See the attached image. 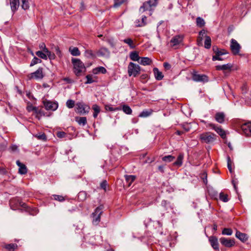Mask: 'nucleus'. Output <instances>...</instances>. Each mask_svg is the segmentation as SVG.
Listing matches in <instances>:
<instances>
[{
  "instance_id": "nucleus-1",
  "label": "nucleus",
  "mask_w": 251,
  "mask_h": 251,
  "mask_svg": "<svg viewBox=\"0 0 251 251\" xmlns=\"http://www.w3.org/2000/svg\"><path fill=\"white\" fill-rule=\"evenodd\" d=\"M72 61L74 65L75 73L77 76L80 75L82 72L85 71V68L84 64L78 59L73 58Z\"/></svg>"
},
{
  "instance_id": "nucleus-2",
  "label": "nucleus",
  "mask_w": 251,
  "mask_h": 251,
  "mask_svg": "<svg viewBox=\"0 0 251 251\" xmlns=\"http://www.w3.org/2000/svg\"><path fill=\"white\" fill-rule=\"evenodd\" d=\"M157 4V0H149L143 3L139 8V12L142 13L146 11H152Z\"/></svg>"
},
{
  "instance_id": "nucleus-3",
  "label": "nucleus",
  "mask_w": 251,
  "mask_h": 251,
  "mask_svg": "<svg viewBox=\"0 0 251 251\" xmlns=\"http://www.w3.org/2000/svg\"><path fill=\"white\" fill-rule=\"evenodd\" d=\"M216 135L211 132H205L200 135V139L203 143L210 144L216 139Z\"/></svg>"
},
{
  "instance_id": "nucleus-4",
  "label": "nucleus",
  "mask_w": 251,
  "mask_h": 251,
  "mask_svg": "<svg viewBox=\"0 0 251 251\" xmlns=\"http://www.w3.org/2000/svg\"><path fill=\"white\" fill-rule=\"evenodd\" d=\"M10 205L11 207L14 210L16 208L21 207L26 211H29V208L27 206L26 204L18 199L11 200L10 201Z\"/></svg>"
},
{
  "instance_id": "nucleus-5",
  "label": "nucleus",
  "mask_w": 251,
  "mask_h": 251,
  "mask_svg": "<svg viewBox=\"0 0 251 251\" xmlns=\"http://www.w3.org/2000/svg\"><path fill=\"white\" fill-rule=\"evenodd\" d=\"M140 67L134 63L130 62L128 66V73L129 76H136L139 74Z\"/></svg>"
},
{
  "instance_id": "nucleus-6",
  "label": "nucleus",
  "mask_w": 251,
  "mask_h": 251,
  "mask_svg": "<svg viewBox=\"0 0 251 251\" xmlns=\"http://www.w3.org/2000/svg\"><path fill=\"white\" fill-rule=\"evenodd\" d=\"M90 108L87 105L82 102H78L76 104L75 112L80 114H85L88 113Z\"/></svg>"
},
{
  "instance_id": "nucleus-7",
  "label": "nucleus",
  "mask_w": 251,
  "mask_h": 251,
  "mask_svg": "<svg viewBox=\"0 0 251 251\" xmlns=\"http://www.w3.org/2000/svg\"><path fill=\"white\" fill-rule=\"evenodd\" d=\"M102 213V208L99 206L97 207L95 211L92 214L93 223L94 225H98L100 220V215Z\"/></svg>"
},
{
  "instance_id": "nucleus-8",
  "label": "nucleus",
  "mask_w": 251,
  "mask_h": 251,
  "mask_svg": "<svg viewBox=\"0 0 251 251\" xmlns=\"http://www.w3.org/2000/svg\"><path fill=\"white\" fill-rule=\"evenodd\" d=\"M192 79L196 82L205 83L208 81L207 75L203 74H198L197 72H194L192 74Z\"/></svg>"
},
{
  "instance_id": "nucleus-9",
  "label": "nucleus",
  "mask_w": 251,
  "mask_h": 251,
  "mask_svg": "<svg viewBox=\"0 0 251 251\" xmlns=\"http://www.w3.org/2000/svg\"><path fill=\"white\" fill-rule=\"evenodd\" d=\"M44 105L47 110H56L58 106V103L50 100H45L43 101Z\"/></svg>"
},
{
  "instance_id": "nucleus-10",
  "label": "nucleus",
  "mask_w": 251,
  "mask_h": 251,
  "mask_svg": "<svg viewBox=\"0 0 251 251\" xmlns=\"http://www.w3.org/2000/svg\"><path fill=\"white\" fill-rule=\"evenodd\" d=\"M208 126L214 129L222 138H226V134L224 129L221 126H217L213 124H209Z\"/></svg>"
},
{
  "instance_id": "nucleus-11",
  "label": "nucleus",
  "mask_w": 251,
  "mask_h": 251,
  "mask_svg": "<svg viewBox=\"0 0 251 251\" xmlns=\"http://www.w3.org/2000/svg\"><path fill=\"white\" fill-rule=\"evenodd\" d=\"M241 47L238 42L234 39L231 40L230 49L233 54L239 53Z\"/></svg>"
},
{
  "instance_id": "nucleus-12",
  "label": "nucleus",
  "mask_w": 251,
  "mask_h": 251,
  "mask_svg": "<svg viewBox=\"0 0 251 251\" xmlns=\"http://www.w3.org/2000/svg\"><path fill=\"white\" fill-rule=\"evenodd\" d=\"M220 241L222 245L227 248L232 247L235 245V241L234 239L221 237L220 239Z\"/></svg>"
},
{
  "instance_id": "nucleus-13",
  "label": "nucleus",
  "mask_w": 251,
  "mask_h": 251,
  "mask_svg": "<svg viewBox=\"0 0 251 251\" xmlns=\"http://www.w3.org/2000/svg\"><path fill=\"white\" fill-rule=\"evenodd\" d=\"M243 133L247 136H251V122L243 124L241 126Z\"/></svg>"
},
{
  "instance_id": "nucleus-14",
  "label": "nucleus",
  "mask_w": 251,
  "mask_h": 251,
  "mask_svg": "<svg viewBox=\"0 0 251 251\" xmlns=\"http://www.w3.org/2000/svg\"><path fill=\"white\" fill-rule=\"evenodd\" d=\"M43 68H39L35 72L30 74V78H35L36 79H41L43 77Z\"/></svg>"
},
{
  "instance_id": "nucleus-15",
  "label": "nucleus",
  "mask_w": 251,
  "mask_h": 251,
  "mask_svg": "<svg viewBox=\"0 0 251 251\" xmlns=\"http://www.w3.org/2000/svg\"><path fill=\"white\" fill-rule=\"evenodd\" d=\"M97 55L99 56H102L108 57L110 55V51L106 48H101L97 52Z\"/></svg>"
},
{
  "instance_id": "nucleus-16",
  "label": "nucleus",
  "mask_w": 251,
  "mask_h": 251,
  "mask_svg": "<svg viewBox=\"0 0 251 251\" xmlns=\"http://www.w3.org/2000/svg\"><path fill=\"white\" fill-rule=\"evenodd\" d=\"M209 241L212 248L216 250H219V243L218 239L215 236H210L209 238Z\"/></svg>"
},
{
  "instance_id": "nucleus-17",
  "label": "nucleus",
  "mask_w": 251,
  "mask_h": 251,
  "mask_svg": "<svg viewBox=\"0 0 251 251\" xmlns=\"http://www.w3.org/2000/svg\"><path fill=\"white\" fill-rule=\"evenodd\" d=\"M225 119V114L224 112H217L215 115V120L220 124H223L224 123Z\"/></svg>"
},
{
  "instance_id": "nucleus-18",
  "label": "nucleus",
  "mask_w": 251,
  "mask_h": 251,
  "mask_svg": "<svg viewBox=\"0 0 251 251\" xmlns=\"http://www.w3.org/2000/svg\"><path fill=\"white\" fill-rule=\"evenodd\" d=\"M16 164L19 166V173L25 175L27 173V168L25 165L22 163L19 160L16 161Z\"/></svg>"
},
{
  "instance_id": "nucleus-19",
  "label": "nucleus",
  "mask_w": 251,
  "mask_h": 251,
  "mask_svg": "<svg viewBox=\"0 0 251 251\" xmlns=\"http://www.w3.org/2000/svg\"><path fill=\"white\" fill-rule=\"evenodd\" d=\"M182 37L179 35L176 36L171 40V43L172 46H175L179 45L182 41Z\"/></svg>"
},
{
  "instance_id": "nucleus-20",
  "label": "nucleus",
  "mask_w": 251,
  "mask_h": 251,
  "mask_svg": "<svg viewBox=\"0 0 251 251\" xmlns=\"http://www.w3.org/2000/svg\"><path fill=\"white\" fill-rule=\"evenodd\" d=\"M10 4L12 11L15 12L19 7V0H10Z\"/></svg>"
},
{
  "instance_id": "nucleus-21",
  "label": "nucleus",
  "mask_w": 251,
  "mask_h": 251,
  "mask_svg": "<svg viewBox=\"0 0 251 251\" xmlns=\"http://www.w3.org/2000/svg\"><path fill=\"white\" fill-rule=\"evenodd\" d=\"M205 33L206 31L204 29H202L199 32V37L197 39V44L198 46H201L202 45V40L204 37H205Z\"/></svg>"
},
{
  "instance_id": "nucleus-22",
  "label": "nucleus",
  "mask_w": 251,
  "mask_h": 251,
  "mask_svg": "<svg viewBox=\"0 0 251 251\" xmlns=\"http://www.w3.org/2000/svg\"><path fill=\"white\" fill-rule=\"evenodd\" d=\"M232 67V65L230 63H228L222 65H217L216 66V69L217 70L230 71Z\"/></svg>"
},
{
  "instance_id": "nucleus-23",
  "label": "nucleus",
  "mask_w": 251,
  "mask_h": 251,
  "mask_svg": "<svg viewBox=\"0 0 251 251\" xmlns=\"http://www.w3.org/2000/svg\"><path fill=\"white\" fill-rule=\"evenodd\" d=\"M153 72L156 79L160 80L163 79L164 75H163L162 72L159 71L158 68H153Z\"/></svg>"
},
{
  "instance_id": "nucleus-24",
  "label": "nucleus",
  "mask_w": 251,
  "mask_h": 251,
  "mask_svg": "<svg viewBox=\"0 0 251 251\" xmlns=\"http://www.w3.org/2000/svg\"><path fill=\"white\" fill-rule=\"evenodd\" d=\"M184 158V154L183 153H180L177 158L176 160L174 162L173 165L174 166L180 167L182 165L183 163V159Z\"/></svg>"
},
{
  "instance_id": "nucleus-25",
  "label": "nucleus",
  "mask_w": 251,
  "mask_h": 251,
  "mask_svg": "<svg viewBox=\"0 0 251 251\" xmlns=\"http://www.w3.org/2000/svg\"><path fill=\"white\" fill-rule=\"evenodd\" d=\"M235 236L236 238L243 242L246 241L248 240L247 234L239 231H236Z\"/></svg>"
},
{
  "instance_id": "nucleus-26",
  "label": "nucleus",
  "mask_w": 251,
  "mask_h": 251,
  "mask_svg": "<svg viewBox=\"0 0 251 251\" xmlns=\"http://www.w3.org/2000/svg\"><path fill=\"white\" fill-rule=\"evenodd\" d=\"M125 177L128 187L131 185L136 178V176L133 175H126Z\"/></svg>"
},
{
  "instance_id": "nucleus-27",
  "label": "nucleus",
  "mask_w": 251,
  "mask_h": 251,
  "mask_svg": "<svg viewBox=\"0 0 251 251\" xmlns=\"http://www.w3.org/2000/svg\"><path fill=\"white\" fill-rule=\"evenodd\" d=\"M152 62L151 59L147 57H141L139 63L140 64L146 66L149 65Z\"/></svg>"
},
{
  "instance_id": "nucleus-28",
  "label": "nucleus",
  "mask_w": 251,
  "mask_h": 251,
  "mask_svg": "<svg viewBox=\"0 0 251 251\" xmlns=\"http://www.w3.org/2000/svg\"><path fill=\"white\" fill-rule=\"evenodd\" d=\"M130 58L134 61H137L140 59V57L138 52L136 51H132L129 54Z\"/></svg>"
},
{
  "instance_id": "nucleus-29",
  "label": "nucleus",
  "mask_w": 251,
  "mask_h": 251,
  "mask_svg": "<svg viewBox=\"0 0 251 251\" xmlns=\"http://www.w3.org/2000/svg\"><path fill=\"white\" fill-rule=\"evenodd\" d=\"M152 113L151 109L145 110L141 112L139 115V117L142 118H146L150 116Z\"/></svg>"
},
{
  "instance_id": "nucleus-30",
  "label": "nucleus",
  "mask_w": 251,
  "mask_h": 251,
  "mask_svg": "<svg viewBox=\"0 0 251 251\" xmlns=\"http://www.w3.org/2000/svg\"><path fill=\"white\" fill-rule=\"evenodd\" d=\"M92 109L94 110V112L93 113V117L95 118H96L100 112V109L99 105L97 104H94L92 105Z\"/></svg>"
},
{
  "instance_id": "nucleus-31",
  "label": "nucleus",
  "mask_w": 251,
  "mask_h": 251,
  "mask_svg": "<svg viewBox=\"0 0 251 251\" xmlns=\"http://www.w3.org/2000/svg\"><path fill=\"white\" fill-rule=\"evenodd\" d=\"M75 120L79 125L84 126L87 123V119L85 117H76Z\"/></svg>"
},
{
  "instance_id": "nucleus-32",
  "label": "nucleus",
  "mask_w": 251,
  "mask_h": 251,
  "mask_svg": "<svg viewBox=\"0 0 251 251\" xmlns=\"http://www.w3.org/2000/svg\"><path fill=\"white\" fill-rule=\"evenodd\" d=\"M69 51L73 56H79L80 54L78 49L76 47H70L69 48Z\"/></svg>"
},
{
  "instance_id": "nucleus-33",
  "label": "nucleus",
  "mask_w": 251,
  "mask_h": 251,
  "mask_svg": "<svg viewBox=\"0 0 251 251\" xmlns=\"http://www.w3.org/2000/svg\"><path fill=\"white\" fill-rule=\"evenodd\" d=\"M123 42L127 44L131 49H134L135 48V46L133 43V41L131 38H126L123 40Z\"/></svg>"
},
{
  "instance_id": "nucleus-34",
  "label": "nucleus",
  "mask_w": 251,
  "mask_h": 251,
  "mask_svg": "<svg viewBox=\"0 0 251 251\" xmlns=\"http://www.w3.org/2000/svg\"><path fill=\"white\" fill-rule=\"evenodd\" d=\"M114 4L113 7L117 8L120 7L122 4L126 3L127 0H113Z\"/></svg>"
},
{
  "instance_id": "nucleus-35",
  "label": "nucleus",
  "mask_w": 251,
  "mask_h": 251,
  "mask_svg": "<svg viewBox=\"0 0 251 251\" xmlns=\"http://www.w3.org/2000/svg\"><path fill=\"white\" fill-rule=\"evenodd\" d=\"M78 199L80 201H83L86 199L87 193L85 191H80L78 194Z\"/></svg>"
},
{
  "instance_id": "nucleus-36",
  "label": "nucleus",
  "mask_w": 251,
  "mask_h": 251,
  "mask_svg": "<svg viewBox=\"0 0 251 251\" xmlns=\"http://www.w3.org/2000/svg\"><path fill=\"white\" fill-rule=\"evenodd\" d=\"M211 38L208 36H205V39L204 41V47L206 49H210L211 47Z\"/></svg>"
},
{
  "instance_id": "nucleus-37",
  "label": "nucleus",
  "mask_w": 251,
  "mask_h": 251,
  "mask_svg": "<svg viewBox=\"0 0 251 251\" xmlns=\"http://www.w3.org/2000/svg\"><path fill=\"white\" fill-rule=\"evenodd\" d=\"M197 25L199 27H202L205 25V22L204 20L200 17L196 19Z\"/></svg>"
},
{
  "instance_id": "nucleus-38",
  "label": "nucleus",
  "mask_w": 251,
  "mask_h": 251,
  "mask_svg": "<svg viewBox=\"0 0 251 251\" xmlns=\"http://www.w3.org/2000/svg\"><path fill=\"white\" fill-rule=\"evenodd\" d=\"M228 197V196L227 194H224L223 192L220 193L219 195L220 200L224 202H226L228 201L229 199Z\"/></svg>"
},
{
  "instance_id": "nucleus-39",
  "label": "nucleus",
  "mask_w": 251,
  "mask_h": 251,
  "mask_svg": "<svg viewBox=\"0 0 251 251\" xmlns=\"http://www.w3.org/2000/svg\"><path fill=\"white\" fill-rule=\"evenodd\" d=\"M175 159V157L171 155L165 156L162 158V160L166 162H171Z\"/></svg>"
},
{
  "instance_id": "nucleus-40",
  "label": "nucleus",
  "mask_w": 251,
  "mask_h": 251,
  "mask_svg": "<svg viewBox=\"0 0 251 251\" xmlns=\"http://www.w3.org/2000/svg\"><path fill=\"white\" fill-rule=\"evenodd\" d=\"M18 247L16 244H10L5 245V248L9 251H14Z\"/></svg>"
},
{
  "instance_id": "nucleus-41",
  "label": "nucleus",
  "mask_w": 251,
  "mask_h": 251,
  "mask_svg": "<svg viewBox=\"0 0 251 251\" xmlns=\"http://www.w3.org/2000/svg\"><path fill=\"white\" fill-rule=\"evenodd\" d=\"M26 109L28 112L34 111L35 113H40V111L38 110V108L32 105H28Z\"/></svg>"
},
{
  "instance_id": "nucleus-42",
  "label": "nucleus",
  "mask_w": 251,
  "mask_h": 251,
  "mask_svg": "<svg viewBox=\"0 0 251 251\" xmlns=\"http://www.w3.org/2000/svg\"><path fill=\"white\" fill-rule=\"evenodd\" d=\"M122 109L126 114L128 115L131 114L132 112L131 108L127 105H124Z\"/></svg>"
},
{
  "instance_id": "nucleus-43",
  "label": "nucleus",
  "mask_w": 251,
  "mask_h": 251,
  "mask_svg": "<svg viewBox=\"0 0 251 251\" xmlns=\"http://www.w3.org/2000/svg\"><path fill=\"white\" fill-rule=\"evenodd\" d=\"M94 73L97 74L98 73H101L102 74H105L106 73V70L103 67H99L94 70Z\"/></svg>"
},
{
  "instance_id": "nucleus-44",
  "label": "nucleus",
  "mask_w": 251,
  "mask_h": 251,
  "mask_svg": "<svg viewBox=\"0 0 251 251\" xmlns=\"http://www.w3.org/2000/svg\"><path fill=\"white\" fill-rule=\"evenodd\" d=\"M36 54L39 57L47 60V55L43 52L42 51H37L36 52Z\"/></svg>"
},
{
  "instance_id": "nucleus-45",
  "label": "nucleus",
  "mask_w": 251,
  "mask_h": 251,
  "mask_svg": "<svg viewBox=\"0 0 251 251\" xmlns=\"http://www.w3.org/2000/svg\"><path fill=\"white\" fill-rule=\"evenodd\" d=\"M22 7L24 10H27L29 8V5L27 0H22Z\"/></svg>"
},
{
  "instance_id": "nucleus-46",
  "label": "nucleus",
  "mask_w": 251,
  "mask_h": 251,
  "mask_svg": "<svg viewBox=\"0 0 251 251\" xmlns=\"http://www.w3.org/2000/svg\"><path fill=\"white\" fill-rule=\"evenodd\" d=\"M66 106L69 108H72L75 106V101L72 100H68L66 102Z\"/></svg>"
},
{
  "instance_id": "nucleus-47",
  "label": "nucleus",
  "mask_w": 251,
  "mask_h": 251,
  "mask_svg": "<svg viewBox=\"0 0 251 251\" xmlns=\"http://www.w3.org/2000/svg\"><path fill=\"white\" fill-rule=\"evenodd\" d=\"M222 234L226 235H231L232 234V230L230 228H225L222 231Z\"/></svg>"
},
{
  "instance_id": "nucleus-48",
  "label": "nucleus",
  "mask_w": 251,
  "mask_h": 251,
  "mask_svg": "<svg viewBox=\"0 0 251 251\" xmlns=\"http://www.w3.org/2000/svg\"><path fill=\"white\" fill-rule=\"evenodd\" d=\"M37 139L43 141L47 140V137L45 133H41L39 134H36L35 136Z\"/></svg>"
},
{
  "instance_id": "nucleus-49",
  "label": "nucleus",
  "mask_w": 251,
  "mask_h": 251,
  "mask_svg": "<svg viewBox=\"0 0 251 251\" xmlns=\"http://www.w3.org/2000/svg\"><path fill=\"white\" fill-rule=\"evenodd\" d=\"M146 20L147 17L145 16H144L142 18V21L140 24H138L137 25V27H142L146 25Z\"/></svg>"
},
{
  "instance_id": "nucleus-50",
  "label": "nucleus",
  "mask_w": 251,
  "mask_h": 251,
  "mask_svg": "<svg viewBox=\"0 0 251 251\" xmlns=\"http://www.w3.org/2000/svg\"><path fill=\"white\" fill-rule=\"evenodd\" d=\"M41 60L38 58L36 57H34L33 59L32 60L31 63H30V66H32L36 64L39 63L41 62Z\"/></svg>"
},
{
  "instance_id": "nucleus-51",
  "label": "nucleus",
  "mask_w": 251,
  "mask_h": 251,
  "mask_svg": "<svg viewBox=\"0 0 251 251\" xmlns=\"http://www.w3.org/2000/svg\"><path fill=\"white\" fill-rule=\"evenodd\" d=\"M105 108L106 110H108L110 111H115L121 109L120 108L118 107L113 108L110 105H105Z\"/></svg>"
},
{
  "instance_id": "nucleus-52",
  "label": "nucleus",
  "mask_w": 251,
  "mask_h": 251,
  "mask_svg": "<svg viewBox=\"0 0 251 251\" xmlns=\"http://www.w3.org/2000/svg\"><path fill=\"white\" fill-rule=\"evenodd\" d=\"M54 199L56 201H63L65 200L64 197L62 196L54 195H53Z\"/></svg>"
},
{
  "instance_id": "nucleus-53",
  "label": "nucleus",
  "mask_w": 251,
  "mask_h": 251,
  "mask_svg": "<svg viewBox=\"0 0 251 251\" xmlns=\"http://www.w3.org/2000/svg\"><path fill=\"white\" fill-rule=\"evenodd\" d=\"M227 167L230 172H232V167H231V161L230 160V157L227 156Z\"/></svg>"
},
{
  "instance_id": "nucleus-54",
  "label": "nucleus",
  "mask_w": 251,
  "mask_h": 251,
  "mask_svg": "<svg viewBox=\"0 0 251 251\" xmlns=\"http://www.w3.org/2000/svg\"><path fill=\"white\" fill-rule=\"evenodd\" d=\"M107 185V183L106 180H104L100 183V186L101 189H102L105 191L106 189Z\"/></svg>"
},
{
  "instance_id": "nucleus-55",
  "label": "nucleus",
  "mask_w": 251,
  "mask_h": 251,
  "mask_svg": "<svg viewBox=\"0 0 251 251\" xmlns=\"http://www.w3.org/2000/svg\"><path fill=\"white\" fill-rule=\"evenodd\" d=\"M66 133L63 131H58L56 133V136L59 138H62L65 137Z\"/></svg>"
},
{
  "instance_id": "nucleus-56",
  "label": "nucleus",
  "mask_w": 251,
  "mask_h": 251,
  "mask_svg": "<svg viewBox=\"0 0 251 251\" xmlns=\"http://www.w3.org/2000/svg\"><path fill=\"white\" fill-rule=\"evenodd\" d=\"M86 77L87 79V81L86 82V83L90 84L92 83L94 81V80L93 79L92 76L91 75H87Z\"/></svg>"
},
{
  "instance_id": "nucleus-57",
  "label": "nucleus",
  "mask_w": 251,
  "mask_h": 251,
  "mask_svg": "<svg viewBox=\"0 0 251 251\" xmlns=\"http://www.w3.org/2000/svg\"><path fill=\"white\" fill-rule=\"evenodd\" d=\"M224 59L221 57V56L218 55H215L212 56V60L213 61H216V60H223Z\"/></svg>"
},
{
  "instance_id": "nucleus-58",
  "label": "nucleus",
  "mask_w": 251,
  "mask_h": 251,
  "mask_svg": "<svg viewBox=\"0 0 251 251\" xmlns=\"http://www.w3.org/2000/svg\"><path fill=\"white\" fill-rule=\"evenodd\" d=\"M107 42L112 47H115V41H114L113 39H112V38L109 39L107 40Z\"/></svg>"
},
{
  "instance_id": "nucleus-59",
  "label": "nucleus",
  "mask_w": 251,
  "mask_h": 251,
  "mask_svg": "<svg viewBox=\"0 0 251 251\" xmlns=\"http://www.w3.org/2000/svg\"><path fill=\"white\" fill-rule=\"evenodd\" d=\"M227 52L225 50H219V52H218L217 55L222 56L224 54H227Z\"/></svg>"
},
{
  "instance_id": "nucleus-60",
  "label": "nucleus",
  "mask_w": 251,
  "mask_h": 251,
  "mask_svg": "<svg viewBox=\"0 0 251 251\" xmlns=\"http://www.w3.org/2000/svg\"><path fill=\"white\" fill-rule=\"evenodd\" d=\"M47 55V57H48L50 59H54L55 57L54 53H51L50 51Z\"/></svg>"
},
{
  "instance_id": "nucleus-61",
  "label": "nucleus",
  "mask_w": 251,
  "mask_h": 251,
  "mask_svg": "<svg viewBox=\"0 0 251 251\" xmlns=\"http://www.w3.org/2000/svg\"><path fill=\"white\" fill-rule=\"evenodd\" d=\"M183 128L185 130V131H188L190 129V126L188 124H186L183 125Z\"/></svg>"
},
{
  "instance_id": "nucleus-62",
  "label": "nucleus",
  "mask_w": 251,
  "mask_h": 251,
  "mask_svg": "<svg viewBox=\"0 0 251 251\" xmlns=\"http://www.w3.org/2000/svg\"><path fill=\"white\" fill-rule=\"evenodd\" d=\"M163 66L166 70H169L171 68V65L168 62H165L163 64Z\"/></svg>"
},
{
  "instance_id": "nucleus-63",
  "label": "nucleus",
  "mask_w": 251,
  "mask_h": 251,
  "mask_svg": "<svg viewBox=\"0 0 251 251\" xmlns=\"http://www.w3.org/2000/svg\"><path fill=\"white\" fill-rule=\"evenodd\" d=\"M55 51L57 55H58L59 56H60L61 55V51L59 50V48L58 47H55L54 48Z\"/></svg>"
},
{
  "instance_id": "nucleus-64",
  "label": "nucleus",
  "mask_w": 251,
  "mask_h": 251,
  "mask_svg": "<svg viewBox=\"0 0 251 251\" xmlns=\"http://www.w3.org/2000/svg\"><path fill=\"white\" fill-rule=\"evenodd\" d=\"M247 89H248L247 86L246 85H243L242 87V90L243 93H246L247 92Z\"/></svg>"
}]
</instances>
